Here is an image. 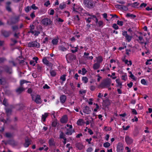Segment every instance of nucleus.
<instances>
[{
	"label": "nucleus",
	"mask_w": 152,
	"mask_h": 152,
	"mask_svg": "<svg viewBox=\"0 0 152 152\" xmlns=\"http://www.w3.org/2000/svg\"><path fill=\"white\" fill-rule=\"evenodd\" d=\"M111 80L110 78H107L103 80L98 86L99 88H104L110 86L111 83Z\"/></svg>",
	"instance_id": "nucleus-1"
},
{
	"label": "nucleus",
	"mask_w": 152,
	"mask_h": 152,
	"mask_svg": "<svg viewBox=\"0 0 152 152\" xmlns=\"http://www.w3.org/2000/svg\"><path fill=\"white\" fill-rule=\"evenodd\" d=\"M29 83L30 82L29 81L24 80H20V85L21 87H19L16 90V92L19 94L22 93L25 90L24 88L22 87L23 84L25 83Z\"/></svg>",
	"instance_id": "nucleus-2"
},
{
	"label": "nucleus",
	"mask_w": 152,
	"mask_h": 152,
	"mask_svg": "<svg viewBox=\"0 0 152 152\" xmlns=\"http://www.w3.org/2000/svg\"><path fill=\"white\" fill-rule=\"evenodd\" d=\"M83 4L87 8L91 9L94 7L93 1L92 0H84Z\"/></svg>",
	"instance_id": "nucleus-3"
},
{
	"label": "nucleus",
	"mask_w": 152,
	"mask_h": 152,
	"mask_svg": "<svg viewBox=\"0 0 152 152\" xmlns=\"http://www.w3.org/2000/svg\"><path fill=\"white\" fill-rule=\"evenodd\" d=\"M40 44L36 41L31 42L28 43V46L29 48L35 47L39 48L40 47Z\"/></svg>",
	"instance_id": "nucleus-4"
},
{
	"label": "nucleus",
	"mask_w": 152,
	"mask_h": 152,
	"mask_svg": "<svg viewBox=\"0 0 152 152\" xmlns=\"http://www.w3.org/2000/svg\"><path fill=\"white\" fill-rule=\"evenodd\" d=\"M52 21L50 19L45 18L42 19L41 21L42 23L44 25L47 26L52 25Z\"/></svg>",
	"instance_id": "nucleus-5"
},
{
	"label": "nucleus",
	"mask_w": 152,
	"mask_h": 152,
	"mask_svg": "<svg viewBox=\"0 0 152 152\" xmlns=\"http://www.w3.org/2000/svg\"><path fill=\"white\" fill-rule=\"evenodd\" d=\"M1 35L5 38H7L10 36L11 32L5 30H2L0 31Z\"/></svg>",
	"instance_id": "nucleus-6"
},
{
	"label": "nucleus",
	"mask_w": 152,
	"mask_h": 152,
	"mask_svg": "<svg viewBox=\"0 0 152 152\" xmlns=\"http://www.w3.org/2000/svg\"><path fill=\"white\" fill-rule=\"evenodd\" d=\"M66 57L67 60H69L70 61H72L75 60L76 58V56L72 53L67 54L66 56Z\"/></svg>",
	"instance_id": "nucleus-7"
},
{
	"label": "nucleus",
	"mask_w": 152,
	"mask_h": 152,
	"mask_svg": "<svg viewBox=\"0 0 152 152\" xmlns=\"http://www.w3.org/2000/svg\"><path fill=\"white\" fill-rule=\"evenodd\" d=\"M20 20V16H15L11 18V21L10 25L15 24L18 22Z\"/></svg>",
	"instance_id": "nucleus-8"
},
{
	"label": "nucleus",
	"mask_w": 152,
	"mask_h": 152,
	"mask_svg": "<svg viewBox=\"0 0 152 152\" xmlns=\"http://www.w3.org/2000/svg\"><path fill=\"white\" fill-rule=\"evenodd\" d=\"M4 69V71L7 73L11 74L12 73V69L7 65H5L3 67Z\"/></svg>",
	"instance_id": "nucleus-9"
},
{
	"label": "nucleus",
	"mask_w": 152,
	"mask_h": 152,
	"mask_svg": "<svg viewBox=\"0 0 152 152\" xmlns=\"http://www.w3.org/2000/svg\"><path fill=\"white\" fill-rule=\"evenodd\" d=\"M124 149L122 144L120 142L119 143L117 146V152H123Z\"/></svg>",
	"instance_id": "nucleus-10"
},
{
	"label": "nucleus",
	"mask_w": 152,
	"mask_h": 152,
	"mask_svg": "<svg viewBox=\"0 0 152 152\" xmlns=\"http://www.w3.org/2000/svg\"><path fill=\"white\" fill-rule=\"evenodd\" d=\"M68 121V117L66 115L63 116L60 119V122L62 124H65Z\"/></svg>",
	"instance_id": "nucleus-11"
},
{
	"label": "nucleus",
	"mask_w": 152,
	"mask_h": 152,
	"mask_svg": "<svg viewBox=\"0 0 152 152\" xmlns=\"http://www.w3.org/2000/svg\"><path fill=\"white\" fill-rule=\"evenodd\" d=\"M125 140L127 144H130L133 142V140L128 136H126Z\"/></svg>",
	"instance_id": "nucleus-12"
},
{
	"label": "nucleus",
	"mask_w": 152,
	"mask_h": 152,
	"mask_svg": "<svg viewBox=\"0 0 152 152\" xmlns=\"http://www.w3.org/2000/svg\"><path fill=\"white\" fill-rule=\"evenodd\" d=\"M59 98L60 102L63 104L66 100V97L65 95H62L60 96Z\"/></svg>",
	"instance_id": "nucleus-13"
},
{
	"label": "nucleus",
	"mask_w": 152,
	"mask_h": 152,
	"mask_svg": "<svg viewBox=\"0 0 152 152\" xmlns=\"http://www.w3.org/2000/svg\"><path fill=\"white\" fill-rule=\"evenodd\" d=\"M11 4V3L10 1H7L6 3V9L9 12H11L12 11V10L10 7V5Z\"/></svg>",
	"instance_id": "nucleus-14"
},
{
	"label": "nucleus",
	"mask_w": 152,
	"mask_h": 152,
	"mask_svg": "<svg viewBox=\"0 0 152 152\" xmlns=\"http://www.w3.org/2000/svg\"><path fill=\"white\" fill-rule=\"evenodd\" d=\"M76 147L78 149L81 150L84 148V146L81 143L79 142H77L75 144Z\"/></svg>",
	"instance_id": "nucleus-15"
},
{
	"label": "nucleus",
	"mask_w": 152,
	"mask_h": 152,
	"mask_svg": "<svg viewBox=\"0 0 152 152\" xmlns=\"http://www.w3.org/2000/svg\"><path fill=\"white\" fill-rule=\"evenodd\" d=\"M31 144V140L29 139H25V142L23 144L25 148H27Z\"/></svg>",
	"instance_id": "nucleus-16"
},
{
	"label": "nucleus",
	"mask_w": 152,
	"mask_h": 152,
	"mask_svg": "<svg viewBox=\"0 0 152 152\" xmlns=\"http://www.w3.org/2000/svg\"><path fill=\"white\" fill-rule=\"evenodd\" d=\"M8 143L12 146H17L18 145L17 142L15 141L14 140H10L8 141Z\"/></svg>",
	"instance_id": "nucleus-17"
},
{
	"label": "nucleus",
	"mask_w": 152,
	"mask_h": 152,
	"mask_svg": "<svg viewBox=\"0 0 152 152\" xmlns=\"http://www.w3.org/2000/svg\"><path fill=\"white\" fill-rule=\"evenodd\" d=\"M83 112L87 114H89L90 113L91 110H90L89 107L86 106L84 107Z\"/></svg>",
	"instance_id": "nucleus-18"
},
{
	"label": "nucleus",
	"mask_w": 152,
	"mask_h": 152,
	"mask_svg": "<svg viewBox=\"0 0 152 152\" xmlns=\"http://www.w3.org/2000/svg\"><path fill=\"white\" fill-rule=\"evenodd\" d=\"M67 132L65 134L67 135H71L72 133L75 132L74 130H72V128H69L66 129Z\"/></svg>",
	"instance_id": "nucleus-19"
},
{
	"label": "nucleus",
	"mask_w": 152,
	"mask_h": 152,
	"mask_svg": "<svg viewBox=\"0 0 152 152\" xmlns=\"http://www.w3.org/2000/svg\"><path fill=\"white\" fill-rule=\"evenodd\" d=\"M85 123V122L82 119H79L77 122V124L78 126H83Z\"/></svg>",
	"instance_id": "nucleus-20"
},
{
	"label": "nucleus",
	"mask_w": 152,
	"mask_h": 152,
	"mask_svg": "<svg viewBox=\"0 0 152 152\" xmlns=\"http://www.w3.org/2000/svg\"><path fill=\"white\" fill-rule=\"evenodd\" d=\"M35 102L37 104H41L42 103V101L40 95H37L35 99L34 100Z\"/></svg>",
	"instance_id": "nucleus-21"
},
{
	"label": "nucleus",
	"mask_w": 152,
	"mask_h": 152,
	"mask_svg": "<svg viewBox=\"0 0 152 152\" xmlns=\"http://www.w3.org/2000/svg\"><path fill=\"white\" fill-rule=\"evenodd\" d=\"M58 37H57V38H53L52 40V43L53 45H57L58 42Z\"/></svg>",
	"instance_id": "nucleus-22"
},
{
	"label": "nucleus",
	"mask_w": 152,
	"mask_h": 152,
	"mask_svg": "<svg viewBox=\"0 0 152 152\" xmlns=\"http://www.w3.org/2000/svg\"><path fill=\"white\" fill-rule=\"evenodd\" d=\"M123 61L124 62L125 64H127L128 66H131L132 64V62L131 61H129L127 59H122Z\"/></svg>",
	"instance_id": "nucleus-23"
},
{
	"label": "nucleus",
	"mask_w": 152,
	"mask_h": 152,
	"mask_svg": "<svg viewBox=\"0 0 152 152\" xmlns=\"http://www.w3.org/2000/svg\"><path fill=\"white\" fill-rule=\"evenodd\" d=\"M103 102L106 107H108L110 104V100L108 99L103 101Z\"/></svg>",
	"instance_id": "nucleus-24"
},
{
	"label": "nucleus",
	"mask_w": 152,
	"mask_h": 152,
	"mask_svg": "<svg viewBox=\"0 0 152 152\" xmlns=\"http://www.w3.org/2000/svg\"><path fill=\"white\" fill-rule=\"evenodd\" d=\"M48 143L50 146H55V142L53 138L50 139L48 141Z\"/></svg>",
	"instance_id": "nucleus-25"
},
{
	"label": "nucleus",
	"mask_w": 152,
	"mask_h": 152,
	"mask_svg": "<svg viewBox=\"0 0 152 152\" xmlns=\"http://www.w3.org/2000/svg\"><path fill=\"white\" fill-rule=\"evenodd\" d=\"M97 63L100 64L103 60L102 57L101 56H99L96 57Z\"/></svg>",
	"instance_id": "nucleus-26"
},
{
	"label": "nucleus",
	"mask_w": 152,
	"mask_h": 152,
	"mask_svg": "<svg viewBox=\"0 0 152 152\" xmlns=\"http://www.w3.org/2000/svg\"><path fill=\"white\" fill-rule=\"evenodd\" d=\"M73 19L75 21L77 22V23H80V19L78 15H77L76 16H74L73 18Z\"/></svg>",
	"instance_id": "nucleus-27"
},
{
	"label": "nucleus",
	"mask_w": 152,
	"mask_h": 152,
	"mask_svg": "<svg viewBox=\"0 0 152 152\" xmlns=\"http://www.w3.org/2000/svg\"><path fill=\"white\" fill-rule=\"evenodd\" d=\"M5 110L7 115H11L12 112V110L11 109L7 108H6Z\"/></svg>",
	"instance_id": "nucleus-28"
},
{
	"label": "nucleus",
	"mask_w": 152,
	"mask_h": 152,
	"mask_svg": "<svg viewBox=\"0 0 152 152\" xmlns=\"http://www.w3.org/2000/svg\"><path fill=\"white\" fill-rule=\"evenodd\" d=\"M100 66V64L96 62L94 64L93 68L94 70H96L98 69L99 68Z\"/></svg>",
	"instance_id": "nucleus-29"
},
{
	"label": "nucleus",
	"mask_w": 152,
	"mask_h": 152,
	"mask_svg": "<svg viewBox=\"0 0 152 152\" xmlns=\"http://www.w3.org/2000/svg\"><path fill=\"white\" fill-rule=\"evenodd\" d=\"M37 70L38 72H40L42 71V66L40 65L39 64L37 65Z\"/></svg>",
	"instance_id": "nucleus-30"
},
{
	"label": "nucleus",
	"mask_w": 152,
	"mask_h": 152,
	"mask_svg": "<svg viewBox=\"0 0 152 152\" xmlns=\"http://www.w3.org/2000/svg\"><path fill=\"white\" fill-rule=\"evenodd\" d=\"M126 17L127 18H129L130 17L132 18H135L136 17V16L135 15L133 14H131L130 13H127L126 16Z\"/></svg>",
	"instance_id": "nucleus-31"
},
{
	"label": "nucleus",
	"mask_w": 152,
	"mask_h": 152,
	"mask_svg": "<svg viewBox=\"0 0 152 152\" xmlns=\"http://www.w3.org/2000/svg\"><path fill=\"white\" fill-rule=\"evenodd\" d=\"M48 113H45L44 115H42V120L43 122L45 121L46 118L48 117Z\"/></svg>",
	"instance_id": "nucleus-32"
},
{
	"label": "nucleus",
	"mask_w": 152,
	"mask_h": 152,
	"mask_svg": "<svg viewBox=\"0 0 152 152\" xmlns=\"http://www.w3.org/2000/svg\"><path fill=\"white\" fill-rule=\"evenodd\" d=\"M42 62L44 64L47 65H48L49 64V61L45 57L43 58L42 59Z\"/></svg>",
	"instance_id": "nucleus-33"
},
{
	"label": "nucleus",
	"mask_w": 152,
	"mask_h": 152,
	"mask_svg": "<svg viewBox=\"0 0 152 152\" xmlns=\"http://www.w3.org/2000/svg\"><path fill=\"white\" fill-rule=\"evenodd\" d=\"M115 81H116V83L118 84L117 85V87H119V86H120V88H122V84L121 83H120L119 81V79H116V80H115Z\"/></svg>",
	"instance_id": "nucleus-34"
},
{
	"label": "nucleus",
	"mask_w": 152,
	"mask_h": 152,
	"mask_svg": "<svg viewBox=\"0 0 152 152\" xmlns=\"http://www.w3.org/2000/svg\"><path fill=\"white\" fill-rule=\"evenodd\" d=\"M7 61L6 58L4 57H0V64L4 63Z\"/></svg>",
	"instance_id": "nucleus-35"
},
{
	"label": "nucleus",
	"mask_w": 152,
	"mask_h": 152,
	"mask_svg": "<svg viewBox=\"0 0 152 152\" xmlns=\"http://www.w3.org/2000/svg\"><path fill=\"white\" fill-rule=\"evenodd\" d=\"M50 74L52 77H55L56 75V73L55 70H50Z\"/></svg>",
	"instance_id": "nucleus-36"
},
{
	"label": "nucleus",
	"mask_w": 152,
	"mask_h": 152,
	"mask_svg": "<svg viewBox=\"0 0 152 152\" xmlns=\"http://www.w3.org/2000/svg\"><path fill=\"white\" fill-rule=\"evenodd\" d=\"M125 37L126 39L127 40L128 42H130L132 37V36H129L128 34Z\"/></svg>",
	"instance_id": "nucleus-37"
},
{
	"label": "nucleus",
	"mask_w": 152,
	"mask_h": 152,
	"mask_svg": "<svg viewBox=\"0 0 152 152\" xmlns=\"http://www.w3.org/2000/svg\"><path fill=\"white\" fill-rule=\"evenodd\" d=\"M58 48L59 50L63 51H65L67 50V49L62 45L59 46Z\"/></svg>",
	"instance_id": "nucleus-38"
},
{
	"label": "nucleus",
	"mask_w": 152,
	"mask_h": 152,
	"mask_svg": "<svg viewBox=\"0 0 152 152\" xmlns=\"http://www.w3.org/2000/svg\"><path fill=\"white\" fill-rule=\"evenodd\" d=\"M8 100L6 98H4L3 101V104L4 105L5 107H7L8 105V104L7 103Z\"/></svg>",
	"instance_id": "nucleus-39"
},
{
	"label": "nucleus",
	"mask_w": 152,
	"mask_h": 152,
	"mask_svg": "<svg viewBox=\"0 0 152 152\" xmlns=\"http://www.w3.org/2000/svg\"><path fill=\"white\" fill-rule=\"evenodd\" d=\"M66 75H61L60 77V80L63 81H65L66 80Z\"/></svg>",
	"instance_id": "nucleus-40"
},
{
	"label": "nucleus",
	"mask_w": 152,
	"mask_h": 152,
	"mask_svg": "<svg viewBox=\"0 0 152 152\" xmlns=\"http://www.w3.org/2000/svg\"><path fill=\"white\" fill-rule=\"evenodd\" d=\"M79 10L81 11V13L83 14V15L85 16V14L86 13V11L84 10L82 8H80L79 9Z\"/></svg>",
	"instance_id": "nucleus-41"
},
{
	"label": "nucleus",
	"mask_w": 152,
	"mask_h": 152,
	"mask_svg": "<svg viewBox=\"0 0 152 152\" xmlns=\"http://www.w3.org/2000/svg\"><path fill=\"white\" fill-rule=\"evenodd\" d=\"M82 80L85 83L88 82V78L86 77H83L82 78Z\"/></svg>",
	"instance_id": "nucleus-42"
},
{
	"label": "nucleus",
	"mask_w": 152,
	"mask_h": 152,
	"mask_svg": "<svg viewBox=\"0 0 152 152\" xmlns=\"http://www.w3.org/2000/svg\"><path fill=\"white\" fill-rule=\"evenodd\" d=\"M110 145V144L108 142H106L103 144V146L105 148H108Z\"/></svg>",
	"instance_id": "nucleus-43"
},
{
	"label": "nucleus",
	"mask_w": 152,
	"mask_h": 152,
	"mask_svg": "<svg viewBox=\"0 0 152 152\" xmlns=\"http://www.w3.org/2000/svg\"><path fill=\"white\" fill-rule=\"evenodd\" d=\"M5 136L7 138H11L12 137V134L11 133L7 132L5 133Z\"/></svg>",
	"instance_id": "nucleus-44"
},
{
	"label": "nucleus",
	"mask_w": 152,
	"mask_h": 152,
	"mask_svg": "<svg viewBox=\"0 0 152 152\" xmlns=\"http://www.w3.org/2000/svg\"><path fill=\"white\" fill-rule=\"evenodd\" d=\"M66 7V4L64 3L61 4L59 6V8L61 10L64 9Z\"/></svg>",
	"instance_id": "nucleus-45"
},
{
	"label": "nucleus",
	"mask_w": 152,
	"mask_h": 152,
	"mask_svg": "<svg viewBox=\"0 0 152 152\" xmlns=\"http://www.w3.org/2000/svg\"><path fill=\"white\" fill-rule=\"evenodd\" d=\"M87 72V71L86 70V69L84 68H83L82 69V74L83 75H84Z\"/></svg>",
	"instance_id": "nucleus-46"
},
{
	"label": "nucleus",
	"mask_w": 152,
	"mask_h": 152,
	"mask_svg": "<svg viewBox=\"0 0 152 152\" xmlns=\"http://www.w3.org/2000/svg\"><path fill=\"white\" fill-rule=\"evenodd\" d=\"M139 4L137 2H134L132 5V7L134 8H135L136 6L139 5Z\"/></svg>",
	"instance_id": "nucleus-47"
},
{
	"label": "nucleus",
	"mask_w": 152,
	"mask_h": 152,
	"mask_svg": "<svg viewBox=\"0 0 152 152\" xmlns=\"http://www.w3.org/2000/svg\"><path fill=\"white\" fill-rule=\"evenodd\" d=\"M65 135L64 134V133L61 132L60 134V138L61 139H64V138H65Z\"/></svg>",
	"instance_id": "nucleus-48"
},
{
	"label": "nucleus",
	"mask_w": 152,
	"mask_h": 152,
	"mask_svg": "<svg viewBox=\"0 0 152 152\" xmlns=\"http://www.w3.org/2000/svg\"><path fill=\"white\" fill-rule=\"evenodd\" d=\"M141 83L144 85H147V82L144 79H142L141 80Z\"/></svg>",
	"instance_id": "nucleus-49"
},
{
	"label": "nucleus",
	"mask_w": 152,
	"mask_h": 152,
	"mask_svg": "<svg viewBox=\"0 0 152 152\" xmlns=\"http://www.w3.org/2000/svg\"><path fill=\"white\" fill-rule=\"evenodd\" d=\"M48 41V39L47 37H46L42 41V43L43 44H47Z\"/></svg>",
	"instance_id": "nucleus-50"
},
{
	"label": "nucleus",
	"mask_w": 152,
	"mask_h": 152,
	"mask_svg": "<svg viewBox=\"0 0 152 152\" xmlns=\"http://www.w3.org/2000/svg\"><path fill=\"white\" fill-rule=\"evenodd\" d=\"M123 5L120 4H117L115 5V7L120 10H122Z\"/></svg>",
	"instance_id": "nucleus-51"
},
{
	"label": "nucleus",
	"mask_w": 152,
	"mask_h": 152,
	"mask_svg": "<svg viewBox=\"0 0 152 152\" xmlns=\"http://www.w3.org/2000/svg\"><path fill=\"white\" fill-rule=\"evenodd\" d=\"M57 125V122L56 121H53L52 123V126L53 127H55Z\"/></svg>",
	"instance_id": "nucleus-52"
},
{
	"label": "nucleus",
	"mask_w": 152,
	"mask_h": 152,
	"mask_svg": "<svg viewBox=\"0 0 152 152\" xmlns=\"http://www.w3.org/2000/svg\"><path fill=\"white\" fill-rule=\"evenodd\" d=\"M112 27L115 30L118 29L119 28L118 26L116 23L113 24Z\"/></svg>",
	"instance_id": "nucleus-53"
},
{
	"label": "nucleus",
	"mask_w": 152,
	"mask_h": 152,
	"mask_svg": "<svg viewBox=\"0 0 152 152\" xmlns=\"http://www.w3.org/2000/svg\"><path fill=\"white\" fill-rule=\"evenodd\" d=\"M94 104H95L96 106V108H95L94 109V112H97V111L98 110L99 108V106L98 104L96 103V104L94 103Z\"/></svg>",
	"instance_id": "nucleus-54"
},
{
	"label": "nucleus",
	"mask_w": 152,
	"mask_h": 152,
	"mask_svg": "<svg viewBox=\"0 0 152 152\" xmlns=\"http://www.w3.org/2000/svg\"><path fill=\"white\" fill-rule=\"evenodd\" d=\"M123 22L122 21H120L119 20H118L117 21V24L120 26H122L123 25Z\"/></svg>",
	"instance_id": "nucleus-55"
},
{
	"label": "nucleus",
	"mask_w": 152,
	"mask_h": 152,
	"mask_svg": "<svg viewBox=\"0 0 152 152\" xmlns=\"http://www.w3.org/2000/svg\"><path fill=\"white\" fill-rule=\"evenodd\" d=\"M31 9L34 10H36L38 9V7L35 6L34 4H33L31 7Z\"/></svg>",
	"instance_id": "nucleus-56"
},
{
	"label": "nucleus",
	"mask_w": 152,
	"mask_h": 152,
	"mask_svg": "<svg viewBox=\"0 0 152 152\" xmlns=\"http://www.w3.org/2000/svg\"><path fill=\"white\" fill-rule=\"evenodd\" d=\"M31 10V7L29 6H27L25 9V11L26 12H28Z\"/></svg>",
	"instance_id": "nucleus-57"
},
{
	"label": "nucleus",
	"mask_w": 152,
	"mask_h": 152,
	"mask_svg": "<svg viewBox=\"0 0 152 152\" xmlns=\"http://www.w3.org/2000/svg\"><path fill=\"white\" fill-rule=\"evenodd\" d=\"M85 19L86 21V22L87 23H89L91 22V20L89 18L86 17L85 18Z\"/></svg>",
	"instance_id": "nucleus-58"
},
{
	"label": "nucleus",
	"mask_w": 152,
	"mask_h": 152,
	"mask_svg": "<svg viewBox=\"0 0 152 152\" xmlns=\"http://www.w3.org/2000/svg\"><path fill=\"white\" fill-rule=\"evenodd\" d=\"M127 75L125 73L124 75L122 76V79L124 80H126L127 78Z\"/></svg>",
	"instance_id": "nucleus-59"
},
{
	"label": "nucleus",
	"mask_w": 152,
	"mask_h": 152,
	"mask_svg": "<svg viewBox=\"0 0 152 152\" xmlns=\"http://www.w3.org/2000/svg\"><path fill=\"white\" fill-rule=\"evenodd\" d=\"M122 10L125 11H126L128 10V8L126 6L123 5Z\"/></svg>",
	"instance_id": "nucleus-60"
},
{
	"label": "nucleus",
	"mask_w": 152,
	"mask_h": 152,
	"mask_svg": "<svg viewBox=\"0 0 152 152\" xmlns=\"http://www.w3.org/2000/svg\"><path fill=\"white\" fill-rule=\"evenodd\" d=\"M56 20L59 22V23H62L64 21V20L63 19H61L60 18H58L56 19Z\"/></svg>",
	"instance_id": "nucleus-61"
},
{
	"label": "nucleus",
	"mask_w": 152,
	"mask_h": 152,
	"mask_svg": "<svg viewBox=\"0 0 152 152\" xmlns=\"http://www.w3.org/2000/svg\"><path fill=\"white\" fill-rule=\"evenodd\" d=\"M132 113L133 114L135 115H136L138 114L136 110L135 109H132Z\"/></svg>",
	"instance_id": "nucleus-62"
},
{
	"label": "nucleus",
	"mask_w": 152,
	"mask_h": 152,
	"mask_svg": "<svg viewBox=\"0 0 152 152\" xmlns=\"http://www.w3.org/2000/svg\"><path fill=\"white\" fill-rule=\"evenodd\" d=\"M50 4V1L48 0L44 4V5L46 6V7H48L49 5Z\"/></svg>",
	"instance_id": "nucleus-63"
},
{
	"label": "nucleus",
	"mask_w": 152,
	"mask_h": 152,
	"mask_svg": "<svg viewBox=\"0 0 152 152\" xmlns=\"http://www.w3.org/2000/svg\"><path fill=\"white\" fill-rule=\"evenodd\" d=\"M93 150V149L92 147L88 148L86 150L87 152H91Z\"/></svg>",
	"instance_id": "nucleus-64"
}]
</instances>
